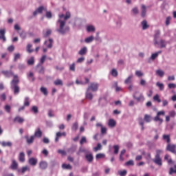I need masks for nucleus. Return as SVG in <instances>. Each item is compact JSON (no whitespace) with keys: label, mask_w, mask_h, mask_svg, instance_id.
Segmentation results:
<instances>
[{"label":"nucleus","mask_w":176,"mask_h":176,"mask_svg":"<svg viewBox=\"0 0 176 176\" xmlns=\"http://www.w3.org/2000/svg\"><path fill=\"white\" fill-rule=\"evenodd\" d=\"M69 19H71V12L69 11L66 12L65 15L63 13L58 14V19L56 24L59 28L56 29V32L61 34V35H64L66 32L69 31V27L65 26V24H67V20Z\"/></svg>","instance_id":"1"},{"label":"nucleus","mask_w":176,"mask_h":176,"mask_svg":"<svg viewBox=\"0 0 176 176\" xmlns=\"http://www.w3.org/2000/svg\"><path fill=\"white\" fill-rule=\"evenodd\" d=\"M18 83L19 78H17V76L15 75L11 82V89L14 90V94H19L20 93V87L17 86Z\"/></svg>","instance_id":"2"},{"label":"nucleus","mask_w":176,"mask_h":176,"mask_svg":"<svg viewBox=\"0 0 176 176\" xmlns=\"http://www.w3.org/2000/svg\"><path fill=\"white\" fill-rule=\"evenodd\" d=\"M133 97L134 100H136V101H138V102H141V101L145 100V98H144L142 94L140 93V91H135V93L133 95Z\"/></svg>","instance_id":"3"},{"label":"nucleus","mask_w":176,"mask_h":176,"mask_svg":"<svg viewBox=\"0 0 176 176\" xmlns=\"http://www.w3.org/2000/svg\"><path fill=\"white\" fill-rule=\"evenodd\" d=\"M155 46H158L160 49H165L167 46V41L166 40L161 38L160 41H157V43H154Z\"/></svg>","instance_id":"4"},{"label":"nucleus","mask_w":176,"mask_h":176,"mask_svg":"<svg viewBox=\"0 0 176 176\" xmlns=\"http://www.w3.org/2000/svg\"><path fill=\"white\" fill-rule=\"evenodd\" d=\"M161 115H162V116H164V115H166V112H164V111H158L157 113V116L154 118V121L160 122V124H162V123H163V119L160 118Z\"/></svg>","instance_id":"5"},{"label":"nucleus","mask_w":176,"mask_h":176,"mask_svg":"<svg viewBox=\"0 0 176 176\" xmlns=\"http://www.w3.org/2000/svg\"><path fill=\"white\" fill-rule=\"evenodd\" d=\"M98 86H99L98 83L92 82L89 85L87 89L91 90V91H97V90H98Z\"/></svg>","instance_id":"6"},{"label":"nucleus","mask_w":176,"mask_h":176,"mask_svg":"<svg viewBox=\"0 0 176 176\" xmlns=\"http://www.w3.org/2000/svg\"><path fill=\"white\" fill-rule=\"evenodd\" d=\"M152 162L155 163V164H157V166H159L160 167H162L163 166V162L162 161V158L160 157H155L152 160Z\"/></svg>","instance_id":"7"},{"label":"nucleus","mask_w":176,"mask_h":176,"mask_svg":"<svg viewBox=\"0 0 176 176\" xmlns=\"http://www.w3.org/2000/svg\"><path fill=\"white\" fill-rule=\"evenodd\" d=\"M176 146L175 144H170V143H168V145L166 146V151H168L169 152H171L172 153L176 154L175 151Z\"/></svg>","instance_id":"8"},{"label":"nucleus","mask_w":176,"mask_h":176,"mask_svg":"<svg viewBox=\"0 0 176 176\" xmlns=\"http://www.w3.org/2000/svg\"><path fill=\"white\" fill-rule=\"evenodd\" d=\"M148 9V7H146L145 5L142 4L140 10H141V17H146V10Z\"/></svg>","instance_id":"9"},{"label":"nucleus","mask_w":176,"mask_h":176,"mask_svg":"<svg viewBox=\"0 0 176 176\" xmlns=\"http://www.w3.org/2000/svg\"><path fill=\"white\" fill-rule=\"evenodd\" d=\"M160 30H157L155 31L154 38H153V43H157V41L160 38Z\"/></svg>","instance_id":"10"},{"label":"nucleus","mask_w":176,"mask_h":176,"mask_svg":"<svg viewBox=\"0 0 176 176\" xmlns=\"http://www.w3.org/2000/svg\"><path fill=\"white\" fill-rule=\"evenodd\" d=\"M28 164L30 166H32L33 167H34V166H36V164H38V159L34 157H30L28 160Z\"/></svg>","instance_id":"11"},{"label":"nucleus","mask_w":176,"mask_h":176,"mask_svg":"<svg viewBox=\"0 0 176 176\" xmlns=\"http://www.w3.org/2000/svg\"><path fill=\"white\" fill-rule=\"evenodd\" d=\"M44 45L47 46L48 49H52L53 47V40L52 38H49L44 42Z\"/></svg>","instance_id":"12"},{"label":"nucleus","mask_w":176,"mask_h":176,"mask_svg":"<svg viewBox=\"0 0 176 176\" xmlns=\"http://www.w3.org/2000/svg\"><path fill=\"white\" fill-rule=\"evenodd\" d=\"M25 138L26 140V142L27 144H28L29 145H30V144H33L34 141L35 140V136L32 135L30 138L28 137V135H25Z\"/></svg>","instance_id":"13"},{"label":"nucleus","mask_w":176,"mask_h":176,"mask_svg":"<svg viewBox=\"0 0 176 176\" xmlns=\"http://www.w3.org/2000/svg\"><path fill=\"white\" fill-rule=\"evenodd\" d=\"M5 34H6V30L5 29H0V39H3V42H6Z\"/></svg>","instance_id":"14"},{"label":"nucleus","mask_w":176,"mask_h":176,"mask_svg":"<svg viewBox=\"0 0 176 176\" xmlns=\"http://www.w3.org/2000/svg\"><path fill=\"white\" fill-rule=\"evenodd\" d=\"M159 54H162V51H158L157 52L152 54L151 58L148 60V63H151V60H156L157 57L159 56Z\"/></svg>","instance_id":"15"},{"label":"nucleus","mask_w":176,"mask_h":176,"mask_svg":"<svg viewBox=\"0 0 176 176\" xmlns=\"http://www.w3.org/2000/svg\"><path fill=\"white\" fill-rule=\"evenodd\" d=\"M33 136L36 138H41V137H42V131H41V128H38L35 132H34V135H33Z\"/></svg>","instance_id":"16"},{"label":"nucleus","mask_w":176,"mask_h":176,"mask_svg":"<svg viewBox=\"0 0 176 176\" xmlns=\"http://www.w3.org/2000/svg\"><path fill=\"white\" fill-rule=\"evenodd\" d=\"M85 158L89 163H91L94 159V157H93V154H91V153H88L85 155Z\"/></svg>","instance_id":"17"},{"label":"nucleus","mask_w":176,"mask_h":176,"mask_svg":"<svg viewBox=\"0 0 176 176\" xmlns=\"http://www.w3.org/2000/svg\"><path fill=\"white\" fill-rule=\"evenodd\" d=\"M63 135L65 137V135H67V133H65V132H63V133L57 132L56 135L55 142H57L58 140H60V138L63 137Z\"/></svg>","instance_id":"18"},{"label":"nucleus","mask_w":176,"mask_h":176,"mask_svg":"<svg viewBox=\"0 0 176 176\" xmlns=\"http://www.w3.org/2000/svg\"><path fill=\"white\" fill-rule=\"evenodd\" d=\"M141 25H142V30H148V28H149V25H148V21H146V20L142 21L141 22Z\"/></svg>","instance_id":"19"},{"label":"nucleus","mask_w":176,"mask_h":176,"mask_svg":"<svg viewBox=\"0 0 176 176\" xmlns=\"http://www.w3.org/2000/svg\"><path fill=\"white\" fill-rule=\"evenodd\" d=\"M39 167L41 170H46V168H47V162L45 161H41L39 163Z\"/></svg>","instance_id":"20"},{"label":"nucleus","mask_w":176,"mask_h":176,"mask_svg":"<svg viewBox=\"0 0 176 176\" xmlns=\"http://www.w3.org/2000/svg\"><path fill=\"white\" fill-rule=\"evenodd\" d=\"M87 32H96V27L93 25H89L87 26Z\"/></svg>","instance_id":"21"},{"label":"nucleus","mask_w":176,"mask_h":176,"mask_svg":"<svg viewBox=\"0 0 176 176\" xmlns=\"http://www.w3.org/2000/svg\"><path fill=\"white\" fill-rule=\"evenodd\" d=\"M133 78H134V76L133 75H130L129 76H128V78H126L124 80L125 85H130V83H132Z\"/></svg>","instance_id":"22"},{"label":"nucleus","mask_w":176,"mask_h":176,"mask_svg":"<svg viewBox=\"0 0 176 176\" xmlns=\"http://www.w3.org/2000/svg\"><path fill=\"white\" fill-rule=\"evenodd\" d=\"M19 159V162L24 163L25 162V154L23 152L20 153Z\"/></svg>","instance_id":"23"},{"label":"nucleus","mask_w":176,"mask_h":176,"mask_svg":"<svg viewBox=\"0 0 176 176\" xmlns=\"http://www.w3.org/2000/svg\"><path fill=\"white\" fill-rule=\"evenodd\" d=\"M86 98L90 100H93V94L89 89H87Z\"/></svg>","instance_id":"24"},{"label":"nucleus","mask_w":176,"mask_h":176,"mask_svg":"<svg viewBox=\"0 0 176 176\" xmlns=\"http://www.w3.org/2000/svg\"><path fill=\"white\" fill-rule=\"evenodd\" d=\"M87 53V47H82L78 52V54H80V56H85V54H86Z\"/></svg>","instance_id":"25"},{"label":"nucleus","mask_w":176,"mask_h":176,"mask_svg":"<svg viewBox=\"0 0 176 176\" xmlns=\"http://www.w3.org/2000/svg\"><path fill=\"white\" fill-rule=\"evenodd\" d=\"M108 124L109 127H115L116 126V121L113 119H110Z\"/></svg>","instance_id":"26"},{"label":"nucleus","mask_w":176,"mask_h":176,"mask_svg":"<svg viewBox=\"0 0 176 176\" xmlns=\"http://www.w3.org/2000/svg\"><path fill=\"white\" fill-rule=\"evenodd\" d=\"M131 12L134 16H137L140 13V10H138V7H134Z\"/></svg>","instance_id":"27"},{"label":"nucleus","mask_w":176,"mask_h":176,"mask_svg":"<svg viewBox=\"0 0 176 176\" xmlns=\"http://www.w3.org/2000/svg\"><path fill=\"white\" fill-rule=\"evenodd\" d=\"M28 65H34L35 64V58L34 56L30 58V59L27 61Z\"/></svg>","instance_id":"28"},{"label":"nucleus","mask_w":176,"mask_h":176,"mask_svg":"<svg viewBox=\"0 0 176 176\" xmlns=\"http://www.w3.org/2000/svg\"><path fill=\"white\" fill-rule=\"evenodd\" d=\"M14 122H15L16 123H23L24 122V119L20 116H16L14 119Z\"/></svg>","instance_id":"29"},{"label":"nucleus","mask_w":176,"mask_h":176,"mask_svg":"<svg viewBox=\"0 0 176 176\" xmlns=\"http://www.w3.org/2000/svg\"><path fill=\"white\" fill-rule=\"evenodd\" d=\"M94 41V36H90L85 39V43H91Z\"/></svg>","instance_id":"30"},{"label":"nucleus","mask_w":176,"mask_h":176,"mask_svg":"<svg viewBox=\"0 0 176 176\" xmlns=\"http://www.w3.org/2000/svg\"><path fill=\"white\" fill-rule=\"evenodd\" d=\"M37 68L38 72L39 74H45V68L43 67V66H42V65H38Z\"/></svg>","instance_id":"31"},{"label":"nucleus","mask_w":176,"mask_h":176,"mask_svg":"<svg viewBox=\"0 0 176 176\" xmlns=\"http://www.w3.org/2000/svg\"><path fill=\"white\" fill-rule=\"evenodd\" d=\"M50 35H52V30L47 29L45 33L43 34V38H48Z\"/></svg>","instance_id":"32"},{"label":"nucleus","mask_w":176,"mask_h":176,"mask_svg":"<svg viewBox=\"0 0 176 176\" xmlns=\"http://www.w3.org/2000/svg\"><path fill=\"white\" fill-rule=\"evenodd\" d=\"M144 119L146 122V123H149L152 121V116L148 114H145Z\"/></svg>","instance_id":"33"},{"label":"nucleus","mask_w":176,"mask_h":176,"mask_svg":"<svg viewBox=\"0 0 176 176\" xmlns=\"http://www.w3.org/2000/svg\"><path fill=\"white\" fill-rule=\"evenodd\" d=\"M1 74L5 75V76H7L8 78H9V76H12V75H13V72H9V71H2Z\"/></svg>","instance_id":"34"},{"label":"nucleus","mask_w":176,"mask_h":176,"mask_svg":"<svg viewBox=\"0 0 176 176\" xmlns=\"http://www.w3.org/2000/svg\"><path fill=\"white\" fill-rule=\"evenodd\" d=\"M19 36L22 39H25V38H27V33L24 30H22L21 32H19Z\"/></svg>","instance_id":"35"},{"label":"nucleus","mask_w":176,"mask_h":176,"mask_svg":"<svg viewBox=\"0 0 176 176\" xmlns=\"http://www.w3.org/2000/svg\"><path fill=\"white\" fill-rule=\"evenodd\" d=\"M156 86H157V87H159V89H160V90H161V91H163V90H164V85L163 83H160V82H157Z\"/></svg>","instance_id":"36"},{"label":"nucleus","mask_w":176,"mask_h":176,"mask_svg":"<svg viewBox=\"0 0 176 176\" xmlns=\"http://www.w3.org/2000/svg\"><path fill=\"white\" fill-rule=\"evenodd\" d=\"M41 93H43V94H44V96H47V94H49V92L47 91V89H46V87H42L40 89Z\"/></svg>","instance_id":"37"},{"label":"nucleus","mask_w":176,"mask_h":176,"mask_svg":"<svg viewBox=\"0 0 176 176\" xmlns=\"http://www.w3.org/2000/svg\"><path fill=\"white\" fill-rule=\"evenodd\" d=\"M156 75H158V76L163 78V76H164V72L160 69L156 70Z\"/></svg>","instance_id":"38"},{"label":"nucleus","mask_w":176,"mask_h":176,"mask_svg":"<svg viewBox=\"0 0 176 176\" xmlns=\"http://www.w3.org/2000/svg\"><path fill=\"white\" fill-rule=\"evenodd\" d=\"M55 86H63V80L60 79H57L54 82Z\"/></svg>","instance_id":"39"},{"label":"nucleus","mask_w":176,"mask_h":176,"mask_svg":"<svg viewBox=\"0 0 176 176\" xmlns=\"http://www.w3.org/2000/svg\"><path fill=\"white\" fill-rule=\"evenodd\" d=\"M172 174H176V165L174 167H171L169 170V175H172Z\"/></svg>","instance_id":"40"},{"label":"nucleus","mask_w":176,"mask_h":176,"mask_svg":"<svg viewBox=\"0 0 176 176\" xmlns=\"http://www.w3.org/2000/svg\"><path fill=\"white\" fill-rule=\"evenodd\" d=\"M17 162H16V160H12V164L11 165V168L12 170H16L17 169Z\"/></svg>","instance_id":"41"},{"label":"nucleus","mask_w":176,"mask_h":176,"mask_svg":"<svg viewBox=\"0 0 176 176\" xmlns=\"http://www.w3.org/2000/svg\"><path fill=\"white\" fill-rule=\"evenodd\" d=\"M104 157H105V154H104V153H98L96 155V159L97 160H98L100 159H104Z\"/></svg>","instance_id":"42"},{"label":"nucleus","mask_w":176,"mask_h":176,"mask_svg":"<svg viewBox=\"0 0 176 176\" xmlns=\"http://www.w3.org/2000/svg\"><path fill=\"white\" fill-rule=\"evenodd\" d=\"M113 148L114 149V155H118L119 153V145H114Z\"/></svg>","instance_id":"43"},{"label":"nucleus","mask_w":176,"mask_h":176,"mask_svg":"<svg viewBox=\"0 0 176 176\" xmlns=\"http://www.w3.org/2000/svg\"><path fill=\"white\" fill-rule=\"evenodd\" d=\"M2 146H12V143L11 142H2Z\"/></svg>","instance_id":"44"},{"label":"nucleus","mask_w":176,"mask_h":176,"mask_svg":"<svg viewBox=\"0 0 176 176\" xmlns=\"http://www.w3.org/2000/svg\"><path fill=\"white\" fill-rule=\"evenodd\" d=\"M163 140H164L165 141H166V142L168 144H170V135H163Z\"/></svg>","instance_id":"45"},{"label":"nucleus","mask_w":176,"mask_h":176,"mask_svg":"<svg viewBox=\"0 0 176 176\" xmlns=\"http://www.w3.org/2000/svg\"><path fill=\"white\" fill-rule=\"evenodd\" d=\"M24 107H30V98H25Z\"/></svg>","instance_id":"46"},{"label":"nucleus","mask_w":176,"mask_h":176,"mask_svg":"<svg viewBox=\"0 0 176 176\" xmlns=\"http://www.w3.org/2000/svg\"><path fill=\"white\" fill-rule=\"evenodd\" d=\"M86 143H87V140L86 139V137L82 136L80 141V145H83V144H86Z\"/></svg>","instance_id":"47"},{"label":"nucleus","mask_w":176,"mask_h":176,"mask_svg":"<svg viewBox=\"0 0 176 176\" xmlns=\"http://www.w3.org/2000/svg\"><path fill=\"white\" fill-rule=\"evenodd\" d=\"M118 174L120 176H126L127 175V170H118Z\"/></svg>","instance_id":"48"},{"label":"nucleus","mask_w":176,"mask_h":176,"mask_svg":"<svg viewBox=\"0 0 176 176\" xmlns=\"http://www.w3.org/2000/svg\"><path fill=\"white\" fill-rule=\"evenodd\" d=\"M20 57H21V55L20 53H16L14 54V61H17V60H19Z\"/></svg>","instance_id":"49"},{"label":"nucleus","mask_w":176,"mask_h":176,"mask_svg":"<svg viewBox=\"0 0 176 176\" xmlns=\"http://www.w3.org/2000/svg\"><path fill=\"white\" fill-rule=\"evenodd\" d=\"M135 75H136V76H138V78H141V76H142L144 75V73H142V72H141L140 70H137L135 72Z\"/></svg>","instance_id":"50"},{"label":"nucleus","mask_w":176,"mask_h":176,"mask_svg":"<svg viewBox=\"0 0 176 176\" xmlns=\"http://www.w3.org/2000/svg\"><path fill=\"white\" fill-rule=\"evenodd\" d=\"M28 77L32 80V82H34V80H35V78L34 77V73L32 72H30L28 75Z\"/></svg>","instance_id":"51"},{"label":"nucleus","mask_w":176,"mask_h":176,"mask_svg":"<svg viewBox=\"0 0 176 176\" xmlns=\"http://www.w3.org/2000/svg\"><path fill=\"white\" fill-rule=\"evenodd\" d=\"M31 47H32V45L28 44V45H27V52H28V53H32V52H34V50H31Z\"/></svg>","instance_id":"52"},{"label":"nucleus","mask_w":176,"mask_h":176,"mask_svg":"<svg viewBox=\"0 0 176 176\" xmlns=\"http://www.w3.org/2000/svg\"><path fill=\"white\" fill-rule=\"evenodd\" d=\"M63 168H65L66 170H71V168H72V166L69 164H63L62 165Z\"/></svg>","instance_id":"53"},{"label":"nucleus","mask_w":176,"mask_h":176,"mask_svg":"<svg viewBox=\"0 0 176 176\" xmlns=\"http://www.w3.org/2000/svg\"><path fill=\"white\" fill-rule=\"evenodd\" d=\"M81 153H87V151L82 147H80L77 155H80Z\"/></svg>","instance_id":"54"},{"label":"nucleus","mask_w":176,"mask_h":176,"mask_svg":"<svg viewBox=\"0 0 176 176\" xmlns=\"http://www.w3.org/2000/svg\"><path fill=\"white\" fill-rule=\"evenodd\" d=\"M116 28H120L122 27V21L121 20H118L116 22Z\"/></svg>","instance_id":"55"},{"label":"nucleus","mask_w":176,"mask_h":176,"mask_svg":"<svg viewBox=\"0 0 176 176\" xmlns=\"http://www.w3.org/2000/svg\"><path fill=\"white\" fill-rule=\"evenodd\" d=\"M101 147H102L101 144L98 143L97 144V146L94 148V152H97L98 151H100L101 149Z\"/></svg>","instance_id":"56"},{"label":"nucleus","mask_w":176,"mask_h":176,"mask_svg":"<svg viewBox=\"0 0 176 176\" xmlns=\"http://www.w3.org/2000/svg\"><path fill=\"white\" fill-rule=\"evenodd\" d=\"M95 40L97 42H102V40L101 39V37H100V33H96V36L95 38Z\"/></svg>","instance_id":"57"},{"label":"nucleus","mask_w":176,"mask_h":176,"mask_svg":"<svg viewBox=\"0 0 176 176\" xmlns=\"http://www.w3.org/2000/svg\"><path fill=\"white\" fill-rule=\"evenodd\" d=\"M78 122H75L74 124H73V126L72 127V130H74V131H76V130H78Z\"/></svg>","instance_id":"58"},{"label":"nucleus","mask_w":176,"mask_h":176,"mask_svg":"<svg viewBox=\"0 0 176 176\" xmlns=\"http://www.w3.org/2000/svg\"><path fill=\"white\" fill-rule=\"evenodd\" d=\"M153 100H154V101H157V102H162V100H160V98H159V95L158 94H156L153 97Z\"/></svg>","instance_id":"59"},{"label":"nucleus","mask_w":176,"mask_h":176,"mask_svg":"<svg viewBox=\"0 0 176 176\" xmlns=\"http://www.w3.org/2000/svg\"><path fill=\"white\" fill-rule=\"evenodd\" d=\"M111 75L112 76L116 77L118 76V70L113 69L111 71Z\"/></svg>","instance_id":"60"},{"label":"nucleus","mask_w":176,"mask_h":176,"mask_svg":"<svg viewBox=\"0 0 176 176\" xmlns=\"http://www.w3.org/2000/svg\"><path fill=\"white\" fill-rule=\"evenodd\" d=\"M83 61H85V57H80L76 60V63L77 64H82Z\"/></svg>","instance_id":"61"},{"label":"nucleus","mask_w":176,"mask_h":176,"mask_svg":"<svg viewBox=\"0 0 176 176\" xmlns=\"http://www.w3.org/2000/svg\"><path fill=\"white\" fill-rule=\"evenodd\" d=\"M32 111L34 113H38V107L36 106H33L32 108Z\"/></svg>","instance_id":"62"},{"label":"nucleus","mask_w":176,"mask_h":176,"mask_svg":"<svg viewBox=\"0 0 176 176\" xmlns=\"http://www.w3.org/2000/svg\"><path fill=\"white\" fill-rule=\"evenodd\" d=\"M168 89H175L176 85L175 83H170L168 85Z\"/></svg>","instance_id":"63"},{"label":"nucleus","mask_w":176,"mask_h":176,"mask_svg":"<svg viewBox=\"0 0 176 176\" xmlns=\"http://www.w3.org/2000/svg\"><path fill=\"white\" fill-rule=\"evenodd\" d=\"M69 69L70 71H73V72H75V63H72L69 65Z\"/></svg>","instance_id":"64"}]
</instances>
